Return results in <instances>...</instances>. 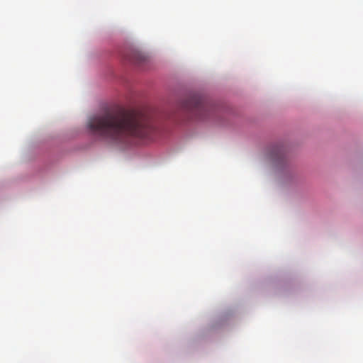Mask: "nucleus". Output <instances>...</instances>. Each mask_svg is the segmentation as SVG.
<instances>
[{
    "label": "nucleus",
    "instance_id": "obj_1",
    "mask_svg": "<svg viewBox=\"0 0 363 363\" xmlns=\"http://www.w3.org/2000/svg\"><path fill=\"white\" fill-rule=\"evenodd\" d=\"M86 127L93 135L117 145L150 140L155 133L150 118L136 110H106L89 117Z\"/></svg>",
    "mask_w": 363,
    "mask_h": 363
},
{
    "label": "nucleus",
    "instance_id": "obj_2",
    "mask_svg": "<svg viewBox=\"0 0 363 363\" xmlns=\"http://www.w3.org/2000/svg\"><path fill=\"white\" fill-rule=\"evenodd\" d=\"M184 109L189 112L192 117L202 120L209 112V105L203 98L199 95L189 96L183 104Z\"/></svg>",
    "mask_w": 363,
    "mask_h": 363
},
{
    "label": "nucleus",
    "instance_id": "obj_3",
    "mask_svg": "<svg viewBox=\"0 0 363 363\" xmlns=\"http://www.w3.org/2000/svg\"><path fill=\"white\" fill-rule=\"evenodd\" d=\"M270 159L275 162H281L285 157L284 149L282 146H275L269 152Z\"/></svg>",
    "mask_w": 363,
    "mask_h": 363
}]
</instances>
